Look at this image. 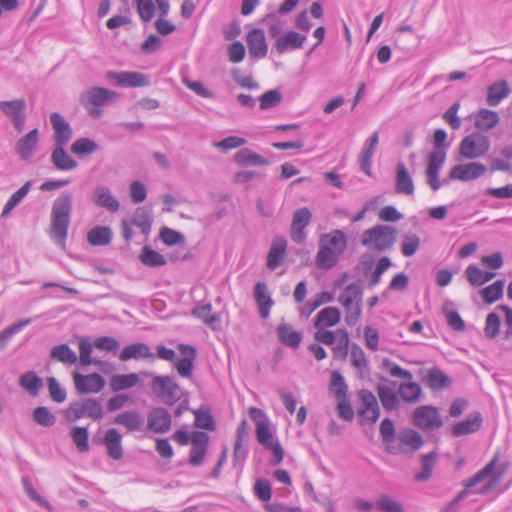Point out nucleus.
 <instances>
[{"label":"nucleus","instance_id":"nucleus-52","mask_svg":"<svg viewBox=\"0 0 512 512\" xmlns=\"http://www.w3.org/2000/svg\"><path fill=\"white\" fill-rule=\"evenodd\" d=\"M379 432L382 438V443L387 452L389 446L395 442L398 435V433H396L394 422L390 418H384L380 424Z\"/></svg>","mask_w":512,"mask_h":512},{"label":"nucleus","instance_id":"nucleus-63","mask_svg":"<svg viewBox=\"0 0 512 512\" xmlns=\"http://www.w3.org/2000/svg\"><path fill=\"white\" fill-rule=\"evenodd\" d=\"M331 392L334 393L335 398L348 396V386L345 382L344 377L337 370L331 373Z\"/></svg>","mask_w":512,"mask_h":512},{"label":"nucleus","instance_id":"nucleus-58","mask_svg":"<svg viewBox=\"0 0 512 512\" xmlns=\"http://www.w3.org/2000/svg\"><path fill=\"white\" fill-rule=\"evenodd\" d=\"M141 262L148 267H159L166 264L165 257L159 252L151 249L149 246H144L140 254Z\"/></svg>","mask_w":512,"mask_h":512},{"label":"nucleus","instance_id":"nucleus-54","mask_svg":"<svg viewBox=\"0 0 512 512\" xmlns=\"http://www.w3.org/2000/svg\"><path fill=\"white\" fill-rule=\"evenodd\" d=\"M498 460L499 453H496L486 466H484L473 477L466 481L465 487L469 489L484 481L493 472L498 463Z\"/></svg>","mask_w":512,"mask_h":512},{"label":"nucleus","instance_id":"nucleus-38","mask_svg":"<svg viewBox=\"0 0 512 512\" xmlns=\"http://www.w3.org/2000/svg\"><path fill=\"white\" fill-rule=\"evenodd\" d=\"M112 229L108 226H95L87 234V241L92 246H106L111 243Z\"/></svg>","mask_w":512,"mask_h":512},{"label":"nucleus","instance_id":"nucleus-15","mask_svg":"<svg viewBox=\"0 0 512 512\" xmlns=\"http://www.w3.org/2000/svg\"><path fill=\"white\" fill-rule=\"evenodd\" d=\"M74 385L78 393H98L105 387V379L99 373H92L89 375H82L74 373Z\"/></svg>","mask_w":512,"mask_h":512},{"label":"nucleus","instance_id":"nucleus-6","mask_svg":"<svg viewBox=\"0 0 512 512\" xmlns=\"http://www.w3.org/2000/svg\"><path fill=\"white\" fill-rule=\"evenodd\" d=\"M397 229L388 225H375L362 234L361 244L371 250L384 252L396 242Z\"/></svg>","mask_w":512,"mask_h":512},{"label":"nucleus","instance_id":"nucleus-10","mask_svg":"<svg viewBox=\"0 0 512 512\" xmlns=\"http://www.w3.org/2000/svg\"><path fill=\"white\" fill-rule=\"evenodd\" d=\"M27 104L25 99L18 98L0 101V111L8 118L17 132H22L26 123Z\"/></svg>","mask_w":512,"mask_h":512},{"label":"nucleus","instance_id":"nucleus-9","mask_svg":"<svg viewBox=\"0 0 512 512\" xmlns=\"http://www.w3.org/2000/svg\"><path fill=\"white\" fill-rule=\"evenodd\" d=\"M412 420L414 425L423 431H434L443 426L438 409L430 405L417 407L412 414Z\"/></svg>","mask_w":512,"mask_h":512},{"label":"nucleus","instance_id":"nucleus-62","mask_svg":"<svg viewBox=\"0 0 512 512\" xmlns=\"http://www.w3.org/2000/svg\"><path fill=\"white\" fill-rule=\"evenodd\" d=\"M421 244L420 237L413 233L403 235L401 252L405 257L413 256L419 249Z\"/></svg>","mask_w":512,"mask_h":512},{"label":"nucleus","instance_id":"nucleus-4","mask_svg":"<svg viewBox=\"0 0 512 512\" xmlns=\"http://www.w3.org/2000/svg\"><path fill=\"white\" fill-rule=\"evenodd\" d=\"M120 94L114 90L93 86L83 90L79 95V103L92 119H100L104 107L116 103Z\"/></svg>","mask_w":512,"mask_h":512},{"label":"nucleus","instance_id":"nucleus-24","mask_svg":"<svg viewBox=\"0 0 512 512\" xmlns=\"http://www.w3.org/2000/svg\"><path fill=\"white\" fill-rule=\"evenodd\" d=\"M483 417L480 412H474L466 419L457 422L451 428L453 437H462L476 433L482 426Z\"/></svg>","mask_w":512,"mask_h":512},{"label":"nucleus","instance_id":"nucleus-60","mask_svg":"<svg viewBox=\"0 0 512 512\" xmlns=\"http://www.w3.org/2000/svg\"><path fill=\"white\" fill-rule=\"evenodd\" d=\"M450 378L439 368H432L428 373V385L432 390H442L450 385Z\"/></svg>","mask_w":512,"mask_h":512},{"label":"nucleus","instance_id":"nucleus-5","mask_svg":"<svg viewBox=\"0 0 512 512\" xmlns=\"http://www.w3.org/2000/svg\"><path fill=\"white\" fill-rule=\"evenodd\" d=\"M151 377V390L155 397L165 405L173 406L185 395V391L174 377L169 375H151Z\"/></svg>","mask_w":512,"mask_h":512},{"label":"nucleus","instance_id":"nucleus-29","mask_svg":"<svg viewBox=\"0 0 512 512\" xmlns=\"http://www.w3.org/2000/svg\"><path fill=\"white\" fill-rule=\"evenodd\" d=\"M103 443L110 458L120 460L123 457L122 435L117 429L109 428L105 432Z\"/></svg>","mask_w":512,"mask_h":512},{"label":"nucleus","instance_id":"nucleus-51","mask_svg":"<svg viewBox=\"0 0 512 512\" xmlns=\"http://www.w3.org/2000/svg\"><path fill=\"white\" fill-rule=\"evenodd\" d=\"M401 399L407 403H415L422 393L421 386L416 382L402 383L398 388Z\"/></svg>","mask_w":512,"mask_h":512},{"label":"nucleus","instance_id":"nucleus-26","mask_svg":"<svg viewBox=\"0 0 512 512\" xmlns=\"http://www.w3.org/2000/svg\"><path fill=\"white\" fill-rule=\"evenodd\" d=\"M39 142V131L37 128L31 130L25 136L21 137L16 143V152L19 157L28 161L32 158L33 152L37 148Z\"/></svg>","mask_w":512,"mask_h":512},{"label":"nucleus","instance_id":"nucleus-31","mask_svg":"<svg viewBox=\"0 0 512 512\" xmlns=\"http://www.w3.org/2000/svg\"><path fill=\"white\" fill-rule=\"evenodd\" d=\"M254 298L258 305L261 318L266 319L270 314L273 300L268 293L265 282H257L254 287Z\"/></svg>","mask_w":512,"mask_h":512},{"label":"nucleus","instance_id":"nucleus-47","mask_svg":"<svg viewBox=\"0 0 512 512\" xmlns=\"http://www.w3.org/2000/svg\"><path fill=\"white\" fill-rule=\"evenodd\" d=\"M334 299L333 293L329 291H322L316 294L312 299L307 301L301 308V315L310 316L322 304L332 302Z\"/></svg>","mask_w":512,"mask_h":512},{"label":"nucleus","instance_id":"nucleus-57","mask_svg":"<svg viewBox=\"0 0 512 512\" xmlns=\"http://www.w3.org/2000/svg\"><path fill=\"white\" fill-rule=\"evenodd\" d=\"M286 252V242L282 241L279 244H272L267 255V268L270 270L276 269L283 261Z\"/></svg>","mask_w":512,"mask_h":512},{"label":"nucleus","instance_id":"nucleus-64","mask_svg":"<svg viewBox=\"0 0 512 512\" xmlns=\"http://www.w3.org/2000/svg\"><path fill=\"white\" fill-rule=\"evenodd\" d=\"M375 506L383 512H404L402 505L387 495H381L376 501Z\"/></svg>","mask_w":512,"mask_h":512},{"label":"nucleus","instance_id":"nucleus-17","mask_svg":"<svg viewBox=\"0 0 512 512\" xmlns=\"http://www.w3.org/2000/svg\"><path fill=\"white\" fill-rule=\"evenodd\" d=\"M487 171L484 164L479 162H470L467 164H458L454 166L449 173L450 179L463 182L475 180L483 176Z\"/></svg>","mask_w":512,"mask_h":512},{"label":"nucleus","instance_id":"nucleus-1","mask_svg":"<svg viewBox=\"0 0 512 512\" xmlns=\"http://www.w3.org/2000/svg\"><path fill=\"white\" fill-rule=\"evenodd\" d=\"M347 246L348 237L340 229L322 234L319 238L318 252L315 258L316 265L320 269H332L338 264L340 256L345 252Z\"/></svg>","mask_w":512,"mask_h":512},{"label":"nucleus","instance_id":"nucleus-53","mask_svg":"<svg viewBox=\"0 0 512 512\" xmlns=\"http://www.w3.org/2000/svg\"><path fill=\"white\" fill-rule=\"evenodd\" d=\"M195 416V426L197 428L205 429L208 431H214L216 429L215 421L209 408L200 407L197 410L193 411Z\"/></svg>","mask_w":512,"mask_h":512},{"label":"nucleus","instance_id":"nucleus-11","mask_svg":"<svg viewBox=\"0 0 512 512\" xmlns=\"http://www.w3.org/2000/svg\"><path fill=\"white\" fill-rule=\"evenodd\" d=\"M490 143L485 135L473 133L466 136L460 143L459 152L467 159H474L485 155Z\"/></svg>","mask_w":512,"mask_h":512},{"label":"nucleus","instance_id":"nucleus-46","mask_svg":"<svg viewBox=\"0 0 512 512\" xmlns=\"http://www.w3.org/2000/svg\"><path fill=\"white\" fill-rule=\"evenodd\" d=\"M31 187L32 181L29 180L10 196L2 210V218L7 217L12 212V210L22 202V200L27 196V194L31 190Z\"/></svg>","mask_w":512,"mask_h":512},{"label":"nucleus","instance_id":"nucleus-20","mask_svg":"<svg viewBox=\"0 0 512 512\" xmlns=\"http://www.w3.org/2000/svg\"><path fill=\"white\" fill-rule=\"evenodd\" d=\"M209 436L202 431H194L191 434L192 448L190 450L189 463L192 466H199L203 463L206 455Z\"/></svg>","mask_w":512,"mask_h":512},{"label":"nucleus","instance_id":"nucleus-12","mask_svg":"<svg viewBox=\"0 0 512 512\" xmlns=\"http://www.w3.org/2000/svg\"><path fill=\"white\" fill-rule=\"evenodd\" d=\"M107 80L117 87H144L149 84V78L139 72L109 71L106 73Z\"/></svg>","mask_w":512,"mask_h":512},{"label":"nucleus","instance_id":"nucleus-50","mask_svg":"<svg viewBox=\"0 0 512 512\" xmlns=\"http://www.w3.org/2000/svg\"><path fill=\"white\" fill-rule=\"evenodd\" d=\"M498 113L488 109H482L478 112L475 125L480 130L488 131L494 128L499 122Z\"/></svg>","mask_w":512,"mask_h":512},{"label":"nucleus","instance_id":"nucleus-7","mask_svg":"<svg viewBox=\"0 0 512 512\" xmlns=\"http://www.w3.org/2000/svg\"><path fill=\"white\" fill-rule=\"evenodd\" d=\"M362 287L357 283L347 285L339 295V302L345 310V322L352 327L357 324L361 316Z\"/></svg>","mask_w":512,"mask_h":512},{"label":"nucleus","instance_id":"nucleus-8","mask_svg":"<svg viewBox=\"0 0 512 512\" xmlns=\"http://www.w3.org/2000/svg\"><path fill=\"white\" fill-rule=\"evenodd\" d=\"M424 444L422 435L412 429L403 428L399 431L395 442L389 446L387 453L391 455H407L418 451Z\"/></svg>","mask_w":512,"mask_h":512},{"label":"nucleus","instance_id":"nucleus-14","mask_svg":"<svg viewBox=\"0 0 512 512\" xmlns=\"http://www.w3.org/2000/svg\"><path fill=\"white\" fill-rule=\"evenodd\" d=\"M172 417L170 412L164 407H155L151 409L147 416V429L157 433L164 434L170 431Z\"/></svg>","mask_w":512,"mask_h":512},{"label":"nucleus","instance_id":"nucleus-33","mask_svg":"<svg viewBox=\"0 0 512 512\" xmlns=\"http://www.w3.org/2000/svg\"><path fill=\"white\" fill-rule=\"evenodd\" d=\"M276 333L282 344L293 349H297L300 346L303 338L300 332L294 330L293 326L287 323L280 324L276 329Z\"/></svg>","mask_w":512,"mask_h":512},{"label":"nucleus","instance_id":"nucleus-21","mask_svg":"<svg viewBox=\"0 0 512 512\" xmlns=\"http://www.w3.org/2000/svg\"><path fill=\"white\" fill-rule=\"evenodd\" d=\"M92 201L101 208L106 209L111 213H116L120 209V202L112 194L109 187L104 185H98L92 192Z\"/></svg>","mask_w":512,"mask_h":512},{"label":"nucleus","instance_id":"nucleus-42","mask_svg":"<svg viewBox=\"0 0 512 512\" xmlns=\"http://www.w3.org/2000/svg\"><path fill=\"white\" fill-rule=\"evenodd\" d=\"M19 385L28 392L30 396H37L43 386V380L34 372L28 371L20 376Z\"/></svg>","mask_w":512,"mask_h":512},{"label":"nucleus","instance_id":"nucleus-2","mask_svg":"<svg viewBox=\"0 0 512 512\" xmlns=\"http://www.w3.org/2000/svg\"><path fill=\"white\" fill-rule=\"evenodd\" d=\"M249 417L255 424L256 439L266 450L273 453V459L270 464L273 466L279 465L284 458V449L271 429V422L266 413L257 408H249Z\"/></svg>","mask_w":512,"mask_h":512},{"label":"nucleus","instance_id":"nucleus-44","mask_svg":"<svg viewBox=\"0 0 512 512\" xmlns=\"http://www.w3.org/2000/svg\"><path fill=\"white\" fill-rule=\"evenodd\" d=\"M442 312L446 317L447 324L455 331H463L465 329V322L460 314L454 309L452 301H446L442 305Z\"/></svg>","mask_w":512,"mask_h":512},{"label":"nucleus","instance_id":"nucleus-32","mask_svg":"<svg viewBox=\"0 0 512 512\" xmlns=\"http://www.w3.org/2000/svg\"><path fill=\"white\" fill-rule=\"evenodd\" d=\"M144 419L141 414L135 410H126L117 414L113 423L124 426L128 431H138L142 428Z\"/></svg>","mask_w":512,"mask_h":512},{"label":"nucleus","instance_id":"nucleus-23","mask_svg":"<svg viewBox=\"0 0 512 512\" xmlns=\"http://www.w3.org/2000/svg\"><path fill=\"white\" fill-rule=\"evenodd\" d=\"M50 123L54 129V141L58 146H65L72 137V128L58 112L50 115Z\"/></svg>","mask_w":512,"mask_h":512},{"label":"nucleus","instance_id":"nucleus-18","mask_svg":"<svg viewBox=\"0 0 512 512\" xmlns=\"http://www.w3.org/2000/svg\"><path fill=\"white\" fill-rule=\"evenodd\" d=\"M312 213L309 208L303 207L294 211L291 224V238L295 243L305 240L304 229L309 225Z\"/></svg>","mask_w":512,"mask_h":512},{"label":"nucleus","instance_id":"nucleus-27","mask_svg":"<svg viewBox=\"0 0 512 512\" xmlns=\"http://www.w3.org/2000/svg\"><path fill=\"white\" fill-rule=\"evenodd\" d=\"M379 143V133L374 132L365 142V146L359 156L360 169L367 176L372 175V158Z\"/></svg>","mask_w":512,"mask_h":512},{"label":"nucleus","instance_id":"nucleus-19","mask_svg":"<svg viewBox=\"0 0 512 512\" xmlns=\"http://www.w3.org/2000/svg\"><path fill=\"white\" fill-rule=\"evenodd\" d=\"M247 47L251 60H258L266 56L268 47L262 29L254 28L247 34Z\"/></svg>","mask_w":512,"mask_h":512},{"label":"nucleus","instance_id":"nucleus-16","mask_svg":"<svg viewBox=\"0 0 512 512\" xmlns=\"http://www.w3.org/2000/svg\"><path fill=\"white\" fill-rule=\"evenodd\" d=\"M178 350L182 357H176L175 361L173 362L174 367L181 377L189 378L193 373L194 361L197 356V351L195 347L188 344H179Z\"/></svg>","mask_w":512,"mask_h":512},{"label":"nucleus","instance_id":"nucleus-13","mask_svg":"<svg viewBox=\"0 0 512 512\" xmlns=\"http://www.w3.org/2000/svg\"><path fill=\"white\" fill-rule=\"evenodd\" d=\"M358 396L362 405L358 410L359 417L362 418L363 422L367 421L371 424L376 423L380 416V407L377 398L367 389L360 390Z\"/></svg>","mask_w":512,"mask_h":512},{"label":"nucleus","instance_id":"nucleus-56","mask_svg":"<svg viewBox=\"0 0 512 512\" xmlns=\"http://www.w3.org/2000/svg\"><path fill=\"white\" fill-rule=\"evenodd\" d=\"M70 436L79 452L85 453L89 451V432L86 427L74 426L70 431Z\"/></svg>","mask_w":512,"mask_h":512},{"label":"nucleus","instance_id":"nucleus-61","mask_svg":"<svg viewBox=\"0 0 512 512\" xmlns=\"http://www.w3.org/2000/svg\"><path fill=\"white\" fill-rule=\"evenodd\" d=\"M32 418L35 423L43 427H51L56 423L55 415L44 406L35 408L33 410Z\"/></svg>","mask_w":512,"mask_h":512},{"label":"nucleus","instance_id":"nucleus-39","mask_svg":"<svg viewBox=\"0 0 512 512\" xmlns=\"http://www.w3.org/2000/svg\"><path fill=\"white\" fill-rule=\"evenodd\" d=\"M191 314L195 318L202 320L203 323L210 326L213 330H219L220 317L217 314H212L210 303L194 307Z\"/></svg>","mask_w":512,"mask_h":512},{"label":"nucleus","instance_id":"nucleus-37","mask_svg":"<svg viewBox=\"0 0 512 512\" xmlns=\"http://www.w3.org/2000/svg\"><path fill=\"white\" fill-rule=\"evenodd\" d=\"M234 160L241 166H267L270 164L266 158L248 148L239 150L235 154Z\"/></svg>","mask_w":512,"mask_h":512},{"label":"nucleus","instance_id":"nucleus-59","mask_svg":"<svg viewBox=\"0 0 512 512\" xmlns=\"http://www.w3.org/2000/svg\"><path fill=\"white\" fill-rule=\"evenodd\" d=\"M99 150V145L90 138H79L71 146V151L76 155H89Z\"/></svg>","mask_w":512,"mask_h":512},{"label":"nucleus","instance_id":"nucleus-43","mask_svg":"<svg viewBox=\"0 0 512 512\" xmlns=\"http://www.w3.org/2000/svg\"><path fill=\"white\" fill-rule=\"evenodd\" d=\"M139 381L136 373L115 374L110 379V387L114 392L126 390L134 387Z\"/></svg>","mask_w":512,"mask_h":512},{"label":"nucleus","instance_id":"nucleus-45","mask_svg":"<svg viewBox=\"0 0 512 512\" xmlns=\"http://www.w3.org/2000/svg\"><path fill=\"white\" fill-rule=\"evenodd\" d=\"M504 286L505 281L503 279H499L493 284L481 289L480 295L483 301L490 305L500 300L504 295Z\"/></svg>","mask_w":512,"mask_h":512},{"label":"nucleus","instance_id":"nucleus-3","mask_svg":"<svg viewBox=\"0 0 512 512\" xmlns=\"http://www.w3.org/2000/svg\"><path fill=\"white\" fill-rule=\"evenodd\" d=\"M73 208V195L70 192L61 193L53 202L51 208L50 237L64 247Z\"/></svg>","mask_w":512,"mask_h":512},{"label":"nucleus","instance_id":"nucleus-22","mask_svg":"<svg viewBox=\"0 0 512 512\" xmlns=\"http://www.w3.org/2000/svg\"><path fill=\"white\" fill-rule=\"evenodd\" d=\"M445 160L444 157L439 153H434L428 156V163L425 170L426 183L433 191H438L442 182L439 180V172L443 167Z\"/></svg>","mask_w":512,"mask_h":512},{"label":"nucleus","instance_id":"nucleus-28","mask_svg":"<svg viewBox=\"0 0 512 512\" xmlns=\"http://www.w3.org/2000/svg\"><path fill=\"white\" fill-rule=\"evenodd\" d=\"M306 40L305 35H301L295 31H289L277 38L275 42V50L279 54L301 48Z\"/></svg>","mask_w":512,"mask_h":512},{"label":"nucleus","instance_id":"nucleus-25","mask_svg":"<svg viewBox=\"0 0 512 512\" xmlns=\"http://www.w3.org/2000/svg\"><path fill=\"white\" fill-rule=\"evenodd\" d=\"M119 359L123 362L139 359H148L153 362L156 355L151 351L150 347L142 342H136L123 348L119 354Z\"/></svg>","mask_w":512,"mask_h":512},{"label":"nucleus","instance_id":"nucleus-36","mask_svg":"<svg viewBox=\"0 0 512 512\" xmlns=\"http://www.w3.org/2000/svg\"><path fill=\"white\" fill-rule=\"evenodd\" d=\"M509 94L510 88L507 81H497L488 87L487 104L489 106H497L503 99L507 98Z\"/></svg>","mask_w":512,"mask_h":512},{"label":"nucleus","instance_id":"nucleus-41","mask_svg":"<svg viewBox=\"0 0 512 512\" xmlns=\"http://www.w3.org/2000/svg\"><path fill=\"white\" fill-rule=\"evenodd\" d=\"M341 313L336 307H325L316 316L314 327H333L340 322Z\"/></svg>","mask_w":512,"mask_h":512},{"label":"nucleus","instance_id":"nucleus-30","mask_svg":"<svg viewBox=\"0 0 512 512\" xmlns=\"http://www.w3.org/2000/svg\"><path fill=\"white\" fill-rule=\"evenodd\" d=\"M395 190L399 194L412 195L414 183L405 164L398 162L396 165Z\"/></svg>","mask_w":512,"mask_h":512},{"label":"nucleus","instance_id":"nucleus-34","mask_svg":"<svg viewBox=\"0 0 512 512\" xmlns=\"http://www.w3.org/2000/svg\"><path fill=\"white\" fill-rule=\"evenodd\" d=\"M376 390L382 407L386 412L396 411L400 408V401L393 387L380 384Z\"/></svg>","mask_w":512,"mask_h":512},{"label":"nucleus","instance_id":"nucleus-49","mask_svg":"<svg viewBox=\"0 0 512 512\" xmlns=\"http://www.w3.org/2000/svg\"><path fill=\"white\" fill-rule=\"evenodd\" d=\"M437 459V452L432 451L428 454L421 456L422 470L414 475V479L418 482H425L430 479L435 461Z\"/></svg>","mask_w":512,"mask_h":512},{"label":"nucleus","instance_id":"nucleus-40","mask_svg":"<svg viewBox=\"0 0 512 512\" xmlns=\"http://www.w3.org/2000/svg\"><path fill=\"white\" fill-rule=\"evenodd\" d=\"M130 222L134 226L140 228L144 235L148 236L151 231L153 222L151 210L147 209L146 207H137Z\"/></svg>","mask_w":512,"mask_h":512},{"label":"nucleus","instance_id":"nucleus-55","mask_svg":"<svg viewBox=\"0 0 512 512\" xmlns=\"http://www.w3.org/2000/svg\"><path fill=\"white\" fill-rule=\"evenodd\" d=\"M81 401H82L85 417H88L94 421H97V420H100L103 418V415H104L103 406L99 399L85 398Z\"/></svg>","mask_w":512,"mask_h":512},{"label":"nucleus","instance_id":"nucleus-48","mask_svg":"<svg viewBox=\"0 0 512 512\" xmlns=\"http://www.w3.org/2000/svg\"><path fill=\"white\" fill-rule=\"evenodd\" d=\"M50 357L68 365H72L77 362L76 353L67 344H60L52 347Z\"/></svg>","mask_w":512,"mask_h":512},{"label":"nucleus","instance_id":"nucleus-35","mask_svg":"<svg viewBox=\"0 0 512 512\" xmlns=\"http://www.w3.org/2000/svg\"><path fill=\"white\" fill-rule=\"evenodd\" d=\"M51 162L61 171L73 170L77 167L78 163L74 160L64 149V146H58L51 154Z\"/></svg>","mask_w":512,"mask_h":512}]
</instances>
